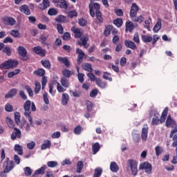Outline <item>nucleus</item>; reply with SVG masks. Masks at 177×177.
I'll use <instances>...</instances> for the list:
<instances>
[{"label":"nucleus","instance_id":"59","mask_svg":"<svg viewBox=\"0 0 177 177\" xmlns=\"http://www.w3.org/2000/svg\"><path fill=\"white\" fill-rule=\"evenodd\" d=\"M5 110H6V111L10 113V112L13 111V106L10 104L8 103L6 104Z\"/></svg>","mask_w":177,"mask_h":177},{"label":"nucleus","instance_id":"31","mask_svg":"<svg viewBox=\"0 0 177 177\" xmlns=\"http://www.w3.org/2000/svg\"><path fill=\"white\" fill-rule=\"evenodd\" d=\"M14 150L15 151H17V154L19 156H22L23 155V147L21 145L17 144L14 147Z\"/></svg>","mask_w":177,"mask_h":177},{"label":"nucleus","instance_id":"1","mask_svg":"<svg viewBox=\"0 0 177 177\" xmlns=\"http://www.w3.org/2000/svg\"><path fill=\"white\" fill-rule=\"evenodd\" d=\"M31 106V111H35L37 108L35 107V104L34 102L31 103L30 100L26 101L24 104V115L28 118L30 125H32V117H31V111H30V107Z\"/></svg>","mask_w":177,"mask_h":177},{"label":"nucleus","instance_id":"21","mask_svg":"<svg viewBox=\"0 0 177 177\" xmlns=\"http://www.w3.org/2000/svg\"><path fill=\"white\" fill-rule=\"evenodd\" d=\"M33 52L37 55H39V56H45L46 55L45 50L42 49L41 46L35 47L33 48Z\"/></svg>","mask_w":177,"mask_h":177},{"label":"nucleus","instance_id":"22","mask_svg":"<svg viewBox=\"0 0 177 177\" xmlns=\"http://www.w3.org/2000/svg\"><path fill=\"white\" fill-rule=\"evenodd\" d=\"M68 100H70V96L67 93H63L61 102L62 106H67V103H68Z\"/></svg>","mask_w":177,"mask_h":177},{"label":"nucleus","instance_id":"37","mask_svg":"<svg viewBox=\"0 0 177 177\" xmlns=\"http://www.w3.org/2000/svg\"><path fill=\"white\" fill-rule=\"evenodd\" d=\"M60 82L62 86H64V88H68L70 86V83L66 77L61 78Z\"/></svg>","mask_w":177,"mask_h":177},{"label":"nucleus","instance_id":"9","mask_svg":"<svg viewBox=\"0 0 177 177\" xmlns=\"http://www.w3.org/2000/svg\"><path fill=\"white\" fill-rule=\"evenodd\" d=\"M71 31L73 32L75 38H81L84 35V30L80 28L73 26L71 28Z\"/></svg>","mask_w":177,"mask_h":177},{"label":"nucleus","instance_id":"28","mask_svg":"<svg viewBox=\"0 0 177 177\" xmlns=\"http://www.w3.org/2000/svg\"><path fill=\"white\" fill-rule=\"evenodd\" d=\"M133 28H135V25H133L132 21H129L126 23V31L131 32V31L133 30Z\"/></svg>","mask_w":177,"mask_h":177},{"label":"nucleus","instance_id":"53","mask_svg":"<svg viewBox=\"0 0 177 177\" xmlns=\"http://www.w3.org/2000/svg\"><path fill=\"white\" fill-rule=\"evenodd\" d=\"M48 15L50 16H56V15H57V10L55 8H50L48 11Z\"/></svg>","mask_w":177,"mask_h":177},{"label":"nucleus","instance_id":"47","mask_svg":"<svg viewBox=\"0 0 177 177\" xmlns=\"http://www.w3.org/2000/svg\"><path fill=\"white\" fill-rule=\"evenodd\" d=\"M10 34L12 35V37H15V38H20V32H19V30H12Z\"/></svg>","mask_w":177,"mask_h":177},{"label":"nucleus","instance_id":"7","mask_svg":"<svg viewBox=\"0 0 177 177\" xmlns=\"http://www.w3.org/2000/svg\"><path fill=\"white\" fill-rule=\"evenodd\" d=\"M140 169H144L146 174H151V165L147 162L141 163L139 167Z\"/></svg>","mask_w":177,"mask_h":177},{"label":"nucleus","instance_id":"8","mask_svg":"<svg viewBox=\"0 0 177 177\" xmlns=\"http://www.w3.org/2000/svg\"><path fill=\"white\" fill-rule=\"evenodd\" d=\"M6 161L4 162L3 167H5L4 172L8 173L13 169V162L9 160V158H6Z\"/></svg>","mask_w":177,"mask_h":177},{"label":"nucleus","instance_id":"20","mask_svg":"<svg viewBox=\"0 0 177 177\" xmlns=\"http://www.w3.org/2000/svg\"><path fill=\"white\" fill-rule=\"evenodd\" d=\"M57 60L59 62V63H61V64H64L67 68L70 67V62L68 61V58L58 57Z\"/></svg>","mask_w":177,"mask_h":177},{"label":"nucleus","instance_id":"24","mask_svg":"<svg viewBox=\"0 0 177 177\" xmlns=\"http://www.w3.org/2000/svg\"><path fill=\"white\" fill-rule=\"evenodd\" d=\"M124 45L125 46H127V48H129L130 49H133V50H135V49H136L137 48L135 42L129 40H126L124 41Z\"/></svg>","mask_w":177,"mask_h":177},{"label":"nucleus","instance_id":"42","mask_svg":"<svg viewBox=\"0 0 177 177\" xmlns=\"http://www.w3.org/2000/svg\"><path fill=\"white\" fill-rule=\"evenodd\" d=\"M95 16L97 19L96 23H103V17H102L100 11H97V12H95Z\"/></svg>","mask_w":177,"mask_h":177},{"label":"nucleus","instance_id":"19","mask_svg":"<svg viewBox=\"0 0 177 177\" xmlns=\"http://www.w3.org/2000/svg\"><path fill=\"white\" fill-rule=\"evenodd\" d=\"M88 39H89V37L88 36V35L83 36V37L80 39L82 43L77 41V45H80V46L83 45L84 48H88V46L86 44V43L88 42Z\"/></svg>","mask_w":177,"mask_h":177},{"label":"nucleus","instance_id":"29","mask_svg":"<svg viewBox=\"0 0 177 177\" xmlns=\"http://www.w3.org/2000/svg\"><path fill=\"white\" fill-rule=\"evenodd\" d=\"M141 38L142 39V41L145 43L151 42V41H153V37L149 35H142L141 36Z\"/></svg>","mask_w":177,"mask_h":177},{"label":"nucleus","instance_id":"10","mask_svg":"<svg viewBox=\"0 0 177 177\" xmlns=\"http://www.w3.org/2000/svg\"><path fill=\"white\" fill-rule=\"evenodd\" d=\"M14 130L15 131L12 133L11 140H16V138H17L18 139H21V131L16 127L14 128Z\"/></svg>","mask_w":177,"mask_h":177},{"label":"nucleus","instance_id":"62","mask_svg":"<svg viewBox=\"0 0 177 177\" xmlns=\"http://www.w3.org/2000/svg\"><path fill=\"white\" fill-rule=\"evenodd\" d=\"M34 147H35V142L32 141L27 144V148L28 149V150H32Z\"/></svg>","mask_w":177,"mask_h":177},{"label":"nucleus","instance_id":"16","mask_svg":"<svg viewBox=\"0 0 177 177\" xmlns=\"http://www.w3.org/2000/svg\"><path fill=\"white\" fill-rule=\"evenodd\" d=\"M166 127H167V128H175V127H176V122L171 118V115L167 117L166 120Z\"/></svg>","mask_w":177,"mask_h":177},{"label":"nucleus","instance_id":"27","mask_svg":"<svg viewBox=\"0 0 177 177\" xmlns=\"http://www.w3.org/2000/svg\"><path fill=\"white\" fill-rule=\"evenodd\" d=\"M110 169L111 172H118L120 167H118V165H117L115 162H111L110 165Z\"/></svg>","mask_w":177,"mask_h":177},{"label":"nucleus","instance_id":"30","mask_svg":"<svg viewBox=\"0 0 177 177\" xmlns=\"http://www.w3.org/2000/svg\"><path fill=\"white\" fill-rule=\"evenodd\" d=\"M161 26H162L161 19H158L156 25L153 26V31L154 32H158V31L161 30Z\"/></svg>","mask_w":177,"mask_h":177},{"label":"nucleus","instance_id":"60","mask_svg":"<svg viewBox=\"0 0 177 177\" xmlns=\"http://www.w3.org/2000/svg\"><path fill=\"white\" fill-rule=\"evenodd\" d=\"M77 15L78 13L75 10L71 11L68 13V17H71V19H73V17H77Z\"/></svg>","mask_w":177,"mask_h":177},{"label":"nucleus","instance_id":"41","mask_svg":"<svg viewBox=\"0 0 177 177\" xmlns=\"http://www.w3.org/2000/svg\"><path fill=\"white\" fill-rule=\"evenodd\" d=\"M17 74H20V69H15L12 72H9L8 73V77L9 78H13V77H15V75H17Z\"/></svg>","mask_w":177,"mask_h":177},{"label":"nucleus","instance_id":"23","mask_svg":"<svg viewBox=\"0 0 177 177\" xmlns=\"http://www.w3.org/2000/svg\"><path fill=\"white\" fill-rule=\"evenodd\" d=\"M52 146V142L49 140H46L44 143L41 145V150H46V149H50Z\"/></svg>","mask_w":177,"mask_h":177},{"label":"nucleus","instance_id":"58","mask_svg":"<svg viewBox=\"0 0 177 177\" xmlns=\"http://www.w3.org/2000/svg\"><path fill=\"white\" fill-rule=\"evenodd\" d=\"M133 21H136L137 23H143V21H145V17L140 15L137 18H134Z\"/></svg>","mask_w":177,"mask_h":177},{"label":"nucleus","instance_id":"12","mask_svg":"<svg viewBox=\"0 0 177 177\" xmlns=\"http://www.w3.org/2000/svg\"><path fill=\"white\" fill-rule=\"evenodd\" d=\"M149 132V127L147 124H145L141 133V139L143 142H146L147 140V133Z\"/></svg>","mask_w":177,"mask_h":177},{"label":"nucleus","instance_id":"52","mask_svg":"<svg viewBox=\"0 0 177 177\" xmlns=\"http://www.w3.org/2000/svg\"><path fill=\"white\" fill-rule=\"evenodd\" d=\"M41 63L46 68H49L50 67V62H49V60H41Z\"/></svg>","mask_w":177,"mask_h":177},{"label":"nucleus","instance_id":"51","mask_svg":"<svg viewBox=\"0 0 177 177\" xmlns=\"http://www.w3.org/2000/svg\"><path fill=\"white\" fill-rule=\"evenodd\" d=\"M102 168L95 169L93 177H100L102 175Z\"/></svg>","mask_w":177,"mask_h":177},{"label":"nucleus","instance_id":"40","mask_svg":"<svg viewBox=\"0 0 177 177\" xmlns=\"http://www.w3.org/2000/svg\"><path fill=\"white\" fill-rule=\"evenodd\" d=\"M82 68L85 70V71H88L89 73H92V71H93V69L92 68V65H91V64H83Z\"/></svg>","mask_w":177,"mask_h":177},{"label":"nucleus","instance_id":"15","mask_svg":"<svg viewBox=\"0 0 177 177\" xmlns=\"http://www.w3.org/2000/svg\"><path fill=\"white\" fill-rule=\"evenodd\" d=\"M3 21L7 26H15L16 24V19L11 17H5Z\"/></svg>","mask_w":177,"mask_h":177},{"label":"nucleus","instance_id":"43","mask_svg":"<svg viewBox=\"0 0 177 177\" xmlns=\"http://www.w3.org/2000/svg\"><path fill=\"white\" fill-rule=\"evenodd\" d=\"M35 95H38V93H39V91H41V83L35 82Z\"/></svg>","mask_w":177,"mask_h":177},{"label":"nucleus","instance_id":"35","mask_svg":"<svg viewBox=\"0 0 177 177\" xmlns=\"http://www.w3.org/2000/svg\"><path fill=\"white\" fill-rule=\"evenodd\" d=\"M46 165L42 166L40 169L36 170L34 173V175H44L45 174V169H46Z\"/></svg>","mask_w":177,"mask_h":177},{"label":"nucleus","instance_id":"14","mask_svg":"<svg viewBox=\"0 0 177 177\" xmlns=\"http://www.w3.org/2000/svg\"><path fill=\"white\" fill-rule=\"evenodd\" d=\"M76 53L78 55L77 56V64H81L82 63V60L84 59V57L85 56V53L80 48L76 49Z\"/></svg>","mask_w":177,"mask_h":177},{"label":"nucleus","instance_id":"57","mask_svg":"<svg viewBox=\"0 0 177 177\" xmlns=\"http://www.w3.org/2000/svg\"><path fill=\"white\" fill-rule=\"evenodd\" d=\"M56 84H57V89L58 92L59 93L66 92V88H64L63 86L60 85V83L57 82Z\"/></svg>","mask_w":177,"mask_h":177},{"label":"nucleus","instance_id":"3","mask_svg":"<svg viewBox=\"0 0 177 177\" xmlns=\"http://www.w3.org/2000/svg\"><path fill=\"white\" fill-rule=\"evenodd\" d=\"M127 167L130 168L132 175L136 176L138 175V162L136 160H129L127 162Z\"/></svg>","mask_w":177,"mask_h":177},{"label":"nucleus","instance_id":"48","mask_svg":"<svg viewBox=\"0 0 177 177\" xmlns=\"http://www.w3.org/2000/svg\"><path fill=\"white\" fill-rule=\"evenodd\" d=\"M57 23H66V17L60 15L55 19Z\"/></svg>","mask_w":177,"mask_h":177},{"label":"nucleus","instance_id":"38","mask_svg":"<svg viewBox=\"0 0 177 177\" xmlns=\"http://www.w3.org/2000/svg\"><path fill=\"white\" fill-rule=\"evenodd\" d=\"M93 153V154H96L99 150H100V145L99 142H95L92 146Z\"/></svg>","mask_w":177,"mask_h":177},{"label":"nucleus","instance_id":"2","mask_svg":"<svg viewBox=\"0 0 177 177\" xmlns=\"http://www.w3.org/2000/svg\"><path fill=\"white\" fill-rule=\"evenodd\" d=\"M19 64V62L16 59H8V61H6L3 62L1 67V68H13L14 67H17V65Z\"/></svg>","mask_w":177,"mask_h":177},{"label":"nucleus","instance_id":"46","mask_svg":"<svg viewBox=\"0 0 177 177\" xmlns=\"http://www.w3.org/2000/svg\"><path fill=\"white\" fill-rule=\"evenodd\" d=\"M75 135H81L82 132V127L81 126L78 125L77 126L73 131Z\"/></svg>","mask_w":177,"mask_h":177},{"label":"nucleus","instance_id":"11","mask_svg":"<svg viewBox=\"0 0 177 177\" xmlns=\"http://www.w3.org/2000/svg\"><path fill=\"white\" fill-rule=\"evenodd\" d=\"M18 53L21 57V59L24 61L27 60L25 57L27 56V50L23 46H19L17 48Z\"/></svg>","mask_w":177,"mask_h":177},{"label":"nucleus","instance_id":"36","mask_svg":"<svg viewBox=\"0 0 177 177\" xmlns=\"http://www.w3.org/2000/svg\"><path fill=\"white\" fill-rule=\"evenodd\" d=\"M16 93H17V90L16 88H13L8 94L5 95V97L6 99L13 97L14 96H16Z\"/></svg>","mask_w":177,"mask_h":177},{"label":"nucleus","instance_id":"25","mask_svg":"<svg viewBox=\"0 0 177 177\" xmlns=\"http://www.w3.org/2000/svg\"><path fill=\"white\" fill-rule=\"evenodd\" d=\"M95 84L99 86L100 88H102V89L106 88V86H107V84L103 82L100 78H96L95 79Z\"/></svg>","mask_w":177,"mask_h":177},{"label":"nucleus","instance_id":"45","mask_svg":"<svg viewBox=\"0 0 177 177\" xmlns=\"http://www.w3.org/2000/svg\"><path fill=\"white\" fill-rule=\"evenodd\" d=\"M111 30H113V26L111 25L107 26L104 30V35H106V37H108V35H110V32H111Z\"/></svg>","mask_w":177,"mask_h":177},{"label":"nucleus","instance_id":"33","mask_svg":"<svg viewBox=\"0 0 177 177\" xmlns=\"http://www.w3.org/2000/svg\"><path fill=\"white\" fill-rule=\"evenodd\" d=\"M39 9H41V10H45L46 8H49V1L48 0H43L42 3H40L39 5Z\"/></svg>","mask_w":177,"mask_h":177},{"label":"nucleus","instance_id":"17","mask_svg":"<svg viewBox=\"0 0 177 177\" xmlns=\"http://www.w3.org/2000/svg\"><path fill=\"white\" fill-rule=\"evenodd\" d=\"M19 10L21 13L26 15V16H30L31 15V11H30V8H28V6L24 4L19 7Z\"/></svg>","mask_w":177,"mask_h":177},{"label":"nucleus","instance_id":"39","mask_svg":"<svg viewBox=\"0 0 177 177\" xmlns=\"http://www.w3.org/2000/svg\"><path fill=\"white\" fill-rule=\"evenodd\" d=\"M6 122L7 125L9 127V128L15 127V122H13V120L10 119V118L7 117L6 118Z\"/></svg>","mask_w":177,"mask_h":177},{"label":"nucleus","instance_id":"5","mask_svg":"<svg viewBox=\"0 0 177 177\" xmlns=\"http://www.w3.org/2000/svg\"><path fill=\"white\" fill-rule=\"evenodd\" d=\"M100 5H99L97 3H95L93 5L89 4V10L91 17H95V13H97V11L100 12Z\"/></svg>","mask_w":177,"mask_h":177},{"label":"nucleus","instance_id":"54","mask_svg":"<svg viewBox=\"0 0 177 177\" xmlns=\"http://www.w3.org/2000/svg\"><path fill=\"white\" fill-rule=\"evenodd\" d=\"M57 165V161H48L47 162V167L49 168H55Z\"/></svg>","mask_w":177,"mask_h":177},{"label":"nucleus","instance_id":"61","mask_svg":"<svg viewBox=\"0 0 177 177\" xmlns=\"http://www.w3.org/2000/svg\"><path fill=\"white\" fill-rule=\"evenodd\" d=\"M113 23L117 27H121L122 26V19H117L113 21Z\"/></svg>","mask_w":177,"mask_h":177},{"label":"nucleus","instance_id":"6","mask_svg":"<svg viewBox=\"0 0 177 177\" xmlns=\"http://www.w3.org/2000/svg\"><path fill=\"white\" fill-rule=\"evenodd\" d=\"M138 12H139V6L136 5V3H133L131 4L129 16L131 19L136 17L138 15Z\"/></svg>","mask_w":177,"mask_h":177},{"label":"nucleus","instance_id":"50","mask_svg":"<svg viewBox=\"0 0 177 177\" xmlns=\"http://www.w3.org/2000/svg\"><path fill=\"white\" fill-rule=\"evenodd\" d=\"M25 89L27 91V92L30 97H32V96H34V91H32V88H31V87H30V86H26Z\"/></svg>","mask_w":177,"mask_h":177},{"label":"nucleus","instance_id":"49","mask_svg":"<svg viewBox=\"0 0 177 177\" xmlns=\"http://www.w3.org/2000/svg\"><path fill=\"white\" fill-rule=\"evenodd\" d=\"M70 93L71 96H73V97H80L81 96V92L80 91L70 90Z\"/></svg>","mask_w":177,"mask_h":177},{"label":"nucleus","instance_id":"32","mask_svg":"<svg viewBox=\"0 0 177 177\" xmlns=\"http://www.w3.org/2000/svg\"><path fill=\"white\" fill-rule=\"evenodd\" d=\"M74 74V71H69L68 69H65L62 71V75L65 78H70Z\"/></svg>","mask_w":177,"mask_h":177},{"label":"nucleus","instance_id":"34","mask_svg":"<svg viewBox=\"0 0 177 177\" xmlns=\"http://www.w3.org/2000/svg\"><path fill=\"white\" fill-rule=\"evenodd\" d=\"M83 168H84V162L82 160H79L77 163L76 172L77 174H81V171H82Z\"/></svg>","mask_w":177,"mask_h":177},{"label":"nucleus","instance_id":"44","mask_svg":"<svg viewBox=\"0 0 177 177\" xmlns=\"http://www.w3.org/2000/svg\"><path fill=\"white\" fill-rule=\"evenodd\" d=\"M33 74H35V75H39V77H42L45 75V70L39 69V70L35 71L33 72Z\"/></svg>","mask_w":177,"mask_h":177},{"label":"nucleus","instance_id":"63","mask_svg":"<svg viewBox=\"0 0 177 177\" xmlns=\"http://www.w3.org/2000/svg\"><path fill=\"white\" fill-rule=\"evenodd\" d=\"M53 85H55V83H50L49 84V93L52 95V96H55V91H53Z\"/></svg>","mask_w":177,"mask_h":177},{"label":"nucleus","instance_id":"26","mask_svg":"<svg viewBox=\"0 0 177 177\" xmlns=\"http://www.w3.org/2000/svg\"><path fill=\"white\" fill-rule=\"evenodd\" d=\"M155 153L157 157H160L164 153V148L160 145H156L155 147Z\"/></svg>","mask_w":177,"mask_h":177},{"label":"nucleus","instance_id":"64","mask_svg":"<svg viewBox=\"0 0 177 177\" xmlns=\"http://www.w3.org/2000/svg\"><path fill=\"white\" fill-rule=\"evenodd\" d=\"M43 99L45 104H49V98L48 97V93L43 94Z\"/></svg>","mask_w":177,"mask_h":177},{"label":"nucleus","instance_id":"56","mask_svg":"<svg viewBox=\"0 0 177 177\" xmlns=\"http://www.w3.org/2000/svg\"><path fill=\"white\" fill-rule=\"evenodd\" d=\"M86 106L88 111H91L92 109H93V103H92L91 101H86Z\"/></svg>","mask_w":177,"mask_h":177},{"label":"nucleus","instance_id":"18","mask_svg":"<svg viewBox=\"0 0 177 177\" xmlns=\"http://www.w3.org/2000/svg\"><path fill=\"white\" fill-rule=\"evenodd\" d=\"M54 3H57V6H59L62 9H67V2L65 0H53Z\"/></svg>","mask_w":177,"mask_h":177},{"label":"nucleus","instance_id":"55","mask_svg":"<svg viewBox=\"0 0 177 177\" xmlns=\"http://www.w3.org/2000/svg\"><path fill=\"white\" fill-rule=\"evenodd\" d=\"M25 174L26 176H30L31 174H32V170L29 167H26L24 169Z\"/></svg>","mask_w":177,"mask_h":177},{"label":"nucleus","instance_id":"13","mask_svg":"<svg viewBox=\"0 0 177 177\" xmlns=\"http://www.w3.org/2000/svg\"><path fill=\"white\" fill-rule=\"evenodd\" d=\"M151 125H160V113H158L157 111L153 112Z\"/></svg>","mask_w":177,"mask_h":177},{"label":"nucleus","instance_id":"4","mask_svg":"<svg viewBox=\"0 0 177 177\" xmlns=\"http://www.w3.org/2000/svg\"><path fill=\"white\" fill-rule=\"evenodd\" d=\"M15 116V121L16 124L19 127V128H23L26 124V119L23 118L21 120H20V113L19 112H15L14 113Z\"/></svg>","mask_w":177,"mask_h":177}]
</instances>
